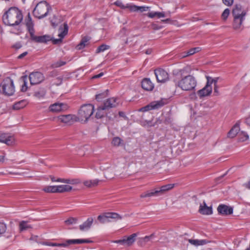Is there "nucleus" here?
Here are the masks:
<instances>
[{
  "instance_id": "obj_1",
  "label": "nucleus",
  "mask_w": 250,
  "mask_h": 250,
  "mask_svg": "<svg viewBox=\"0 0 250 250\" xmlns=\"http://www.w3.org/2000/svg\"><path fill=\"white\" fill-rule=\"evenodd\" d=\"M23 19L21 11L16 7H11L2 16L4 24L14 26L18 25Z\"/></svg>"
},
{
  "instance_id": "obj_2",
  "label": "nucleus",
  "mask_w": 250,
  "mask_h": 250,
  "mask_svg": "<svg viewBox=\"0 0 250 250\" xmlns=\"http://www.w3.org/2000/svg\"><path fill=\"white\" fill-rule=\"evenodd\" d=\"M197 82L196 78L192 75H188L183 77L176 84L182 90H194L197 85Z\"/></svg>"
},
{
  "instance_id": "obj_3",
  "label": "nucleus",
  "mask_w": 250,
  "mask_h": 250,
  "mask_svg": "<svg viewBox=\"0 0 250 250\" xmlns=\"http://www.w3.org/2000/svg\"><path fill=\"white\" fill-rule=\"evenodd\" d=\"M51 10L50 6L46 1H41L34 8L33 15L34 17L41 19L46 17Z\"/></svg>"
},
{
  "instance_id": "obj_4",
  "label": "nucleus",
  "mask_w": 250,
  "mask_h": 250,
  "mask_svg": "<svg viewBox=\"0 0 250 250\" xmlns=\"http://www.w3.org/2000/svg\"><path fill=\"white\" fill-rule=\"evenodd\" d=\"M94 105L91 104H86L82 105L78 113L77 121L84 123L87 122L89 118L93 114Z\"/></svg>"
},
{
  "instance_id": "obj_5",
  "label": "nucleus",
  "mask_w": 250,
  "mask_h": 250,
  "mask_svg": "<svg viewBox=\"0 0 250 250\" xmlns=\"http://www.w3.org/2000/svg\"><path fill=\"white\" fill-rule=\"evenodd\" d=\"M15 92V87L13 81L10 78L4 79L0 84V93L10 96L13 95Z\"/></svg>"
},
{
  "instance_id": "obj_6",
  "label": "nucleus",
  "mask_w": 250,
  "mask_h": 250,
  "mask_svg": "<svg viewBox=\"0 0 250 250\" xmlns=\"http://www.w3.org/2000/svg\"><path fill=\"white\" fill-rule=\"evenodd\" d=\"M122 217L115 212H106L98 216V221L102 224L110 222V219H121Z\"/></svg>"
},
{
  "instance_id": "obj_7",
  "label": "nucleus",
  "mask_w": 250,
  "mask_h": 250,
  "mask_svg": "<svg viewBox=\"0 0 250 250\" xmlns=\"http://www.w3.org/2000/svg\"><path fill=\"white\" fill-rule=\"evenodd\" d=\"M165 104L166 103L163 100L154 101L150 103L149 104L141 107L138 110L141 112H146L150 110L157 109L164 106Z\"/></svg>"
},
{
  "instance_id": "obj_8",
  "label": "nucleus",
  "mask_w": 250,
  "mask_h": 250,
  "mask_svg": "<svg viewBox=\"0 0 250 250\" xmlns=\"http://www.w3.org/2000/svg\"><path fill=\"white\" fill-rule=\"evenodd\" d=\"M30 83L31 85L37 84L41 83L44 80L43 74L39 72L31 73L29 76Z\"/></svg>"
},
{
  "instance_id": "obj_9",
  "label": "nucleus",
  "mask_w": 250,
  "mask_h": 250,
  "mask_svg": "<svg viewBox=\"0 0 250 250\" xmlns=\"http://www.w3.org/2000/svg\"><path fill=\"white\" fill-rule=\"evenodd\" d=\"M118 99L117 98H110L104 101L101 105L103 107V109L108 110L110 108L116 107L118 106Z\"/></svg>"
},
{
  "instance_id": "obj_10",
  "label": "nucleus",
  "mask_w": 250,
  "mask_h": 250,
  "mask_svg": "<svg viewBox=\"0 0 250 250\" xmlns=\"http://www.w3.org/2000/svg\"><path fill=\"white\" fill-rule=\"evenodd\" d=\"M217 210L218 214L223 216L229 215L233 213V208L224 204L219 205Z\"/></svg>"
},
{
  "instance_id": "obj_11",
  "label": "nucleus",
  "mask_w": 250,
  "mask_h": 250,
  "mask_svg": "<svg viewBox=\"0 0 250 250\" xmlns=\"http://www.w3.org/2000/svg\"><path fill=\"white\" fill-rule=\"evenodd\" d=\"M154 73L158 82L164 83L168 79V73L163 69H156Z\"/></svg>"
},
{
  "instance_id": "obj_12",
  "label": "nucleus",
  "mask_w": 250,
  "mask_h": 250,
  "mask_svg": "<svg viewBox=\"0 0 250 250\" xmlns=\"http://www.w3.org/2000/svg\"><path fill=\"white\" fill-rule=\"evenodd\" d=\"M68 108L67 104L63 103H56L51 104L49 107V110L52 112H59L65 111Z\"/></svg>"
},
{
  "instance_id": "obj_13",
  "label": "nucleus",
  "mask_w": 250,
  "mask_h": 250,
  "mask_svg": "<svg viewBox=\"0 0 250 250\" xmlns=\"http://www.w3.org/2000/svg\"><path fill=\"white\" fill-rule=\"evenodd\" d=\"M30 38L32 41L38 43H46L52 40V37L49 35L37 36L35 35L34 33L30 35Z\"/></svg>"
},
{
  "instance_id": "obj_14",
  "label": "nucleus",
  "mask_w": 250,
  "mask_h": 250,
  "mask_svg": "<svg viewBox=\"0 0 250 250\" xmlns=\"http://www.w3.org/2000/svg\"><path fill=\"white\" fill-rule=\"evenodd\" d=\"M212 91V86L206 83L205 86L201 89L197 91V94L200 99L210 95Z\"/></svg>"
},
{
  "instance_id": "obj_15",
  "label": "nucleus",
  "mask_w": 250,
  "mask_h": 250,
  "mask_svg": "<svg viewBox=\"0 0 250 250\" xmlns=\"http://www.w3.org/2000/svg\"><path fill=\"white\" fill-rule=\"evenodd\" d=\"M59 30H61L58 35L60 38L58 39H53L52 38V40H51L52 41L53 43L54 44H57L60 42H61L62 41V39L64 38V36L67 34L68 30V27L67 24L66 23H64L63 24V28L61 27L60 28Z\"/></svg>"
},
{
  "instance_id": "obj_16",
  "label": "nucleus",
  "mask_w": 250,
  "mask_h": 250,
  "mask_svg": "<svg viewBox=\"0 0 250 250\" xmlns=\"http://www.w3.org/2000/svg\"><path fill=\"white\" fill-rule=\"evenodd\" d=\"M246 13H244V14L241 16V17H233V28L235 30H242L243 28H242V24L243 21L245 19V16H246Z\"/></svg>"
},
{
  "instance_id": "obj_17",
  "label": "nucleus",
  "mask_w": 250,
  "mask_h": 250,
  "mask_svg": "<svg viewBox=\"0 0 250 250\" xmlns=\"http://www.w3.org/2000/svg\"><path fill=\"white\" fill-rule=\"evenodd\" d=\"M73 120L77 121V117L71 114L60 115L57 117L58 122L63 123H70Z\"/></svg>"
},
{
  "instance_id": "obj_18",
  "label": "nucleus",
  "mask_w": 250,
  "mask_h": 250,
  "mask_svg": "<svg viewBox=\"0 0 250 250\" xmlns=\"http://www.w3.org/2000/svg\"><path fill=\"white\" fill-rule=\"evenodd\" d=\"M199 212L203 215H210L212 214V208L211 207H208L205 201L203 204H200Z\"/></svg>"
},
{
  "instance_id": "obj_19",
  "label": "nucleus",
  "mask_w": 250,
  "mask_h": 250,
  "mask_svg": "<svg viewBox=\"0 0 250 250\" xmlns=\"http://www.w3.org/2000/svg\"><path fill=\"white\" fill-rule=\"evenodd\" d=\"M14 142L13 137L9 136L8 134L2 133L0 134V142L3 143L8 146L12 145Z\"/></svg>"
},
{
  "instance_id": "obj_20",
  "label": "nucleus",
  "mask_w": 250,
  "mask_h": 250,
  "mask_svg": "<svg viewBox=\"0 0 250 250\" xmlns=\"http://www.w3.org/2000/svg\"><path fill=\"white\" fill-rule=\"evenodd\" d=\"M93 221L94 219L92 217L88 218L85 222L79 226L80 229L83 231L89 230L93 223Z\"/></svg>"
},
{
  "instance_id": "obj_21",
  "label": "nucleus",
  "mask_w": 250,
  "mask_h": 250,
  "mask_svg": "<svg viewBox=\"0 0 250 250\" xmlns=\"http://www.w3.org/2000/svg\"><path fill=\"white\" fill-rule=\"evenodd\" d=\"M142 87L145 90L151 91L154 88V84L149 78H145L142 81Z\"/></svg>"
},
{
  "instance_id": "obj_22",
  "label": "nucleus",
  "mask_w": 250,
  "mask_h": 250,
  "mask_svg": "<svg viewBox=\"0 0 250 250\" xmlns=\"http://www.w3.org/2000/svg\"><path fill=\"white\" fill-rule=\"evenodd\" d=\"M92 241L88 239H68L66 240L65 243L66 247L72 244H81L83 243H90Z\"/></svg>"
},
{
  "instance_id": "obj_23",
  "label": "nucleus",
  "mask_w": 250,
  "mask_h": 250,
  "mask_svg": "<svg viewBox=\"0 0 250 250\" xmlns=\"http://www.w3.org/2000/svg\"><path fill=\"white\" fill-rule=\"evenodd\" d=\"M137 236L136 233H133L129 236H124L125 246H131L135 241Z\"/></svg>"
},
{
  "instance_id": "obj_24",
  "label": "nucleus",
  "mask_w": 250,
  "mask_h": 250,
  "mask_svg": "<svg viewBox=\"0 0 250 250\" xmlns=\"http://www.w3.org/2000/svg\"><path fill=\"white\" fill-rule=\"evenodd\" d=\"M25 21L26 26L30 35L33 33H34L35 31L33 28L34 24L33 23L32 18L29 13L28 14L25 20Z\"/></svg>"
},
{
  "instance_id": "obj_25",
  "label": "nucleus",
  "mask_w": 250,
  "mask_h": 250,
  "mask_svg": "<svg viewBox=\"0 0 250 250\" xmlns=\"http://www.w3.org/2000/svg\"><path fill=\"white\" fill-rule=\"evenodd\" d=\"M19 231L21 232L32 229V227L27 221H21L19 223Z\"/></svg>"
},
{
  "instance_id": "obj_26",
  "label": "nucleus",
  "mask_w": 250,
  "mask_h": 250,
  "mask_svg": "<svg viewBox=\"0 0 250 250\" xmlns=\"http://www.w3.org/2000/svg\"><path fill=\"white\" fill-rule=\"evenodd\" d=\"M175 184H170L162 186L158 189L160 195H162L166 192L172 189L174 187Z\"/></svg>"
},
{
  "instance_id": "obj_27",
  "label": "nucleus",
  "mask_w": 250,
  "mask_h": 250,
  "mask_svg": "<svg viewBox=\"0 0 250 250\" xmlns=\"http://www.w3.org/2000/svg\"><path fill=\"white\" fill-rule=\"evenodd\" d=\"M241 6L240 4H236L232 10V14L233 17H241L245 11L241 12Z\"/></svg>"
},
{
  "instance_id": "obj_28",
  "label": "nucleus",
  "mask_w": 250,
  "mask_h": 250,
  "mask_svg": "<svg viewBox=\"0 0 250 250\" xmlns=\"http://www.w3.org/2000/svg\"><path fill=\"white\" fill-rule=\"evenodd\" d=\"M72 187L69 185L57 186V193L68 192L72 190Z\"/></svg>"
},
{
  "instance_id": "obj_29",
  "label": "nucleus",
  "mask_w": 250,
  "mask_h": 250,
  "mask_svg": "<svg viewBox=\"0 0 250 250\" xmlns=\"http://www.w3.org/2000/svg\"><path fill=\"white\" fill-rule=\"evenodd\" d=\"M240 130L239 126L238 125H235L233 126V127L230 130V131L228 133V136L229 138H233L236 136V135L238 133V132Z\"/></svg>"
},
{
  "instance_id": "obj_30",
  "label": "nucleus",
  "mask_w": 250,
  "mask_h": 250,
  "mask_svg": "<svg viewBox=\"0 0 250 250\" xmlns=\"http://www.w3.org/2000/svg\"><path fill=\"white\" fill-rule=\"evenodd\" d=\"M90 39L88 37H84L81 40L80 42L77 45L76 48L78 50H81L83 49L88 44V42Z\"/></svg>"
},
{
  "instance_id": "obj_31",
  "label": "nucleus",
  "mask_w": 250,
  "mask_h": 250,
  "mask_svg": "<svg viewBox=\"0 0 250 250\" xmlns=\"http://www.w3.org/2000/svg\"><path fill=\"white\" fill-rule=\"evenodd\" d=\"M27 104L26 100H21L16 103L13 105V109L14 110H20L24 107Z\"/></svg>"
},
{
  "instance_id": "obj_32",
  "label": "nucleus",
  "mask_w": 250,
  "mask_h": 250,
  "mask_svg": "<svg viewBox=\"0 0 250 250\" xmlns=\"http://www.w3.org/2000/svg\"><path fill=\"white\" fill-rule=\"evenodd\" d=\"M152 196H160L159 194V192L158 189L157 190H153L150 191H147L146 192L143 193L140 195L141 198H145V197H151Z\"/></svg>"
},
{
  "instance_id": "obj_33",
  "label": "nucleus",
  "mask_w": 250,
  "mask_h": 250,
  "mask_svg": "<svg viewBox=\"0 0 250 250\" xmlns=\"http://www.w3.org/2000/svg\"><path fill=\"white\" fill-rule=\"evenodd\" d=\"M99 180L98 179L85 181L83 184L87 187L92 188L98 185Z\"/></svg>"
},
{
  "instance_id": "obj_34",
  "label": "nucleus",
  "mask_w": 250,
  "mask_h": 250,
  "mask_svg": "<svg viewBox=\"0 0 250 250\" xmlns=\"http://www.w3.org/2000/svg\"><path fill=\"white\" fill-rule=\"evenodd\" d=\"M201 48L199 47L191 48L189 50L184 52V55H183V57H186L190 55H192L195 53L199 52Z\"/></svg>"
},
{
  "instance_id": "obj_35",
  "label": "nucleus",
  "mask_w": 250,
  "mask_h": 250,
  "mask_svg": "<svg viewBox=\"0 0 250 250\" xmlns=\"http://www.w3.org/2000/svg\"><path fill=\"white\" fill-rule=\"evenodd\" d=\"M105 109H103V107L101 105L97 108V111L96 113L95 117L97 119H101L103 118L105 114Z\"/></svg>"
},
{
  "instance_id": "obj_36",
  "label": "nucleus",
  "mask_w": 250,
  "mask_h": 250,
  "mask_svg": "<svg viewBox=\"0 0 250 250\" xmlns=\"http://www.w3.org/2000/svg\"><path fill=\"white\" fill-rule=\"evenodd\" d=\"M188 242L192 245L195 246L203 245L207 243L206 240H197V239H188Z\"/></svg>"
},
{
  "instance_id": "obj_37",
  "label": "nucleus",
  "mask_w": 250,
  "mask_h": 250,
  "mask_svg": "<svg viewBox=\"0 0 250 250\" xmlns=\"http://www.w3.org/2000/svg\"><path fill=\"white\" fill-rule=\"evenodd\" d=\"M207 82L208 84L211 86L212 84H214V85H217V82L219 81V77L212 78L209 76H206Z\"/></svg>"
},
{
  "instance_id": "obj_38",
  "label": "nucleus",
  "mask_w": 250,
  "mask_h": 250,
  "mask_svg": "<svg viewBox=\"0 0 250 250\" xmlns=\"http://www.w3.org/2000/svg\"><path fill=\"white\" fill-rule=\"evenodd\" d=\"M43 190L47 193H57V186H46L43 188Z\"/></svg>"
},
{
  "instance_id": "obj_39",
  "label": "nucleus",
  "mask_w": 250,
  "mask_h": 250,
  "mask_svg": "<svg viewBox=\"0 0 250 250\" xmlns=\"http://www.w3.org/2000/svg\"><path fill=\"white\" fill-rule=\"evenodd\" d=\"M46 94V90L44 88H42L41 89L35 91L34 96L38 98L43 97Z\"/></svg>"
},
{
  "instance_id": "obj_40",
  "label": "nucleus",
  "mask_w": 250,
  "mask_h": 250,
  "mask_svg": "<svg viewBox=\"0 0 250 250\" xmlns=\"http://www.w3.org/2000/svg\"><path fill=\"white\" fill-rule=\"evenodd\" d=\"M249 138V136L248 133L244 131H241L239 134V139L241 142H244L248 140Z\"/></svg>"
},
{
  "instance_id": "obj_41",
  "label": "nucleus",
  "mask_w": 250,
  "mask_h": 250,
  "mask_svg": "<svg viewBox=\"0 0 250 250\" xmlns=\"http://www.w3.org/2000/svg\"><path fill=\"white\" fill-rule=\"evenodd\" d=\"M44 245L52 246V247H66V245H65V243H51V242H46L44 243Z\"/></svg>"
},
{
  "instance_id": "obj_42",
  "label": "nucleus",
  "mask_w": 250,
  "mask_h": 250,
  "mask_svg": "<svg viewBox=\"0 0 250 250\" xmlns=\"http://www.w3.org/2000/svg\"><path fill=\"white\" fill-rule=\"evenodd\" d=\"M110 48V46L109 45L103 44L99 46L96 50V53H100L102 52H104V51Z\"/></svg>"
},
{
  "instance_id": "obj_43",
  "label": "nucleus",
  "mask_w": 250,
  "mask_h": 250,
  "mask_svg": "<svg viewBox=\"0 0 250 250\" xmlns=\"http://www.w3.org/2000/svg\"><path fill=\"white\" fill-rule=\"evenodd\" d=\"M66 64V62L59 60L58 61L55 62L52 64V66L53 68H57L63 66Z\"/></svg>"
},
{
  "instance_id": "obj_44",
  "label": "nucleus",
  "mask_w": 250,
  "mask_h": 250,
  "mask_svg": "<svg viewBox=\"0 0 250 250\" xmlns=\"http://www.w3.org/2000/svg\"><path fill=\"white\" fill-rule=\"evenodd\" d=\"M6 224L3 222H0V237L6 232Z\"/></svg>"
},
{
  "instance_id": "obj_45",
  "label": "nucleus",
  "mask_w": 250,
  "mask_h": 250,
  "mask_svg": "<svg viewBox=\"0 0 250 250\" xmlns=\"http://www.w3.org/2000/svg\"><path fill=\"white\" fill-rule=\"evenodd\" d=\"M77 221V219L76 218L70 217L64 221L65 224L70 225L76 224Z\"/></svg>"
},
{
  "instance_id": "obj_46",
  "label": "nucleus",
  "mask_w": 250,
  "mask_h": 250,
  "mask_svg": "<svg viewBox=\"0 0 250 250\" xmlns=\"http://www.w3.org/2000/svg\"><path fill=\"white\" fill-rule=\"evenodd\" d=\"M23 80V83L22 85L21 90L22 92H25L27 89V82H26V79H27V76H24L22 77Z\"/></svg>"
},
{
  "instance_id": "obj_47",
  "label": "nucleus",
  "mask_w": 250,
  "mask_h": 250,
  "mask_svg": "<svg viewBox=\"0 0 250 250\" xmlns=\"http://www.w3.org/2000/svg\"><path fill=\"white\" fill-rule=\"evenodd\" d=\"M122 142V140L119 137H114L112 141V144L114 146H119Z\"/></svg>"
},
{
  "instance_id": "obj_48",
  "label": "nucleus",
  "mask_w": 250,
  "mask_h": 250,
  "mask_svg": "<svg viewBox=\"0 0 250 250\" xmlns=\"http://www.w3.org/2000/svg\"><path fill=\"white\" fill-rule=\"evenodd\" d=\"M62 183L70 184H75L78 183L76 179H63Z\"/></svg>"
},
{
  "instance_id": "obj_49",
  "label": "nucleus",
  "mask_w": 250,
  "mask_h": 250,
  "mask_svg": "<svg viewBox=\"0 0 250 250\" xmlns=\"http://www.w3.org/2000/svg\"><path fill=\"white\" fill-rule=\"evenodd\" d=\"M126 8H128L132 12H138V6L135 5L127 4Z\"/></svg>"
},
{
  "instance_id": "obj_50",
  "label": "nucleus",
  "mask_w": 250,
  "mask_h": 250,
  "mask_svg": "<svg viewBox=\"0 0 250 250\" xmlns=\"http://www.w3.org/2000/svg\"><path fill=\"white\" fill-rule=\"evenodd\" d=\"M229 10L228 8L226 9L222 14L221 17L222 18L226 20L228 18L229 15Z\"/></svg>"
},
{
  "instance_id": "obj_51",
  "label": "nucleus",
  "mask_w": 250,
  "mask_h": 250,
  "mask_svg": "<svg viewBox=\"0 0 250 250\" xmlns=\"http://www.w3.org/2000/svg\"><path fill=\"white\" fill-rule=\"evenodd\" d=\"M55 80V82L54 83V84H55L57 85H59L62 83V78L61 77H59L56 78Z\"/></svg>"
},
{
  "instance_id": "obj_52",
  "label": "nucleus",
  "mask_w": 250,
  "mask_h": 250,
  "mask_svg": "<svg viewBox=\"0 0 250 250\" xmlns=\"http://www.w3.org/2000/svg\"><path fill=\"white\" fill-rule=\"evenodd\" d=\"M149 9V7L147 6H138V11L143 12L146 11Z\"/></svg>"
},
{
  "instance_id": "obj_53",
  "label": "nucleus",
  "mask_w": 250,
  "mask_h": 250,
  "mask_svg": "<svg viewBox=\"0 0 250 250\" xmlns=\"http://www.w3.org/2000/svg\"><path fill=\"white\" fill-rule=\"evenodd\" d=\"M107 94L105 93H100L96 95V99L98 101L100 100L101 99L104 98L106 96Z\"/></svg>"
},
{
  "instance_id": "obj_54",
  "label": "nucleus",
  "mask_w": 250,
  "mask_h": 250,
  "mask_svg": "<svg viewBox=\"0 0 250 250\" xmlns=\"http://www.w3.org/2000/svg\"><path fill=\"white\" fill-rule=\"evenodd\" d=\"M114 4H115V5H116L123 9L126 8L125 6L123 4V3L122 2V1H120V0H117L116 1H115L114 2Z\"/></svg>"
},
{
  "instance_id": "obj_55",
  "label": "nucleus",
  "mask_w": 250,
  "mask_h": 250,
  "mask_svg": "<svg viewBox=\"0 0 250 250\" xmlns=\"http://www.w3.org/2000/svg\"><path fill=\"white\" fill-rule=\"evenodd\" d=\"M224 4L227 6H231L233 3L234 0H222Z\"/></svg>"
},
{
  "instance_id": "obj_56",
  "label": "nucleus",
  "mask_w": 250,
  "mask_h": 250,
  "mask_svg": "<svg viewBox=\"0 0 250 250\" xmlns=\"http://www.w3.org/2000/svg\"><path fill=\"white\" fill-rule=\"evenodd\" d=\"M218 88L219 87L218 85H214V93L215 96H218L219 95Z\"/></svg>"
},
{
  "instance_id": "obj_57",
  "label": "nucleus",
  "mask_w": 250,
  "mask_h": 250,
  "mask_svg": "<svg viewBox=\"0 0 250 250\" xmlns=\"http://www.w3.org/2000/svg\"><path fill=\"white\" fill-rule=\"evenodd\" d=\"M113 242L115 243H118L122 245L125 246L124 237L122 239L115 240L113 241Z\"/></svg>"
},
{
  "instance_id": "obj_58",
  "label": "nucleus",
  "mask_w": 250,
  "mask_h": 250,
  "mask_svg": "<svg viewBox=\"0 0 250 250\" xmlns=\"http://www.w3.org/2000/svg\"><path fill=\"white\" fill-rule=\"evenodd\" d=\"M147 15L149 18H153L155 17V16H157V12L148 13Z\"/></svg>"
},
{
  "instance_id": "obj_59",
  "label": "nucleus",
  "mask_w": 250,
  "mask_h": 250,
  "mask_svg": "<svg viewBox=\"0 0 250 250\" xmlns=\"http://www.w3.org/2000/svg\"><path fill=\"white\" fill-rule=\"evenodd\" d=\"M103 75H104V73L103 72H101L99 74L95 75L94 76H93L92 77V79H98V78H99L101 77Z\"/></svg>"
},
{
  "instance_id": "obj_60",
  "label": "nucleus",
  "mask_w": 250,
  "mask_h": 250,
  "mask_svg": "<svg viewBox=\"0 0 250 250\" xmlns=\"http://www.w3.org/2000/svg\"><path fill=\"white\" fill-rule=\"evenodd\" d=\"M28 53L27 52H24L23 53H22V54H21V55H20L18 57V58L19 59H22L24 57H25V56H26L27 55Z\"/></svg>"
},
{
  "instance_id": "obj_61",
  "label": "nucleus",
  "mask_w": 250,
  "mask_h": 250,
  "mask_svg": "<svg viewBox=\"0 0 250 250\" xmlns=\"http://www.w3.org/2000/svg\"><path fill=\"white\" fill-rule=\"evenodd\" d=\"M189 97L191 99L196 100L197 99L196 94L195 92L192 93L189 95Z\"/></svg>"
},
{
  "instance_id": "obj_62",
  "label": "nucleus",
  "mask_w": 250,
  "mask_h": 250,
  "mask_svg": "<svg viewBox=\"0 0 250 250\" xmlns=\"http://www.w3.org/2000/svg\"><path fill=\"white\" fill-rule=\"evenodd\" d=\"M243 186L246 188L250 189V180L247 183L244 184Z\"/></svg>"
},
{
  "instance_id": "obj_63",
  "label": "nucleus",
  "mask_w": 250,
  "mask_h": 250,
  "mask_svg": "<svg viewBox=\"0 0 250 250\" xmlns=\"http://www.w3.org/2000/svg\"><path fill=\"white\" fill-rule=\"evenodd\" d=\"M165 16V14L164 13L157 12V16L158 18L164 17Z\"/></svg>"
},
{
  "instance_id": "obj_64",
  "label": "nucleus",
  "mask_w": 250,
  "mask_h": 250,
  "mask_svg": "<svg viewBox=\"0 0 250 250\" xmlns=\"http://www.w3.org/2000/svg\"><path fill=\"white\" fill-rule=\"evenodd\" d=\"M13 47L14 48H15L17 49H20V48H21V45L20 43H16V44H14L13 46Z\"/></svg>"
}]
</instances>
